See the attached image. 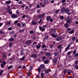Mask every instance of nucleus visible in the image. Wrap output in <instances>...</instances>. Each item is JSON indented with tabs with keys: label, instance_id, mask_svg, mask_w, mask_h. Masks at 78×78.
Returning a JSON list of instances; mask_svg holds the SVG:
<instances>
[{
	"label": "nucleus",
	"instance_id": "28",
	"mask_svg": "<svg viewBox=\"0 0 78 78\" xmlns=\"http://www.w3.org/2000/svg\"><path fill=\"white\" fill-rule=\"evenodd\" d=\"M14 40V38H10V39H9V41H12Z\"/></svg>",
	"mask_w": 78,
	"mask_h": 78
},
{
	"label": "nucleus",
	"instance_id": "18",
	"mask_svg": "<svg viewBox=\"0 0 78 78\" xmlns=\"http://www.w3.org/2000/svg\"><path fill=\"white\" fill-rule=\"evenodd\" d=\"M24 54V53L23 52V50H21V53H20V54L21 55H23Z\"/></svg>",
	"mask_w": 78,
	"mask_h": 78
},
{
	"label": "nucleus",
	"instance_id": "48",
	"mask_svg": "<svg viewBox=\"0 0 78 78\" xmlns=\"http://www.w3.org/2000/svg\"><path fill=\"white\" fill-rule=\"evenodd\" d=\"M22 3V2L21 1H20L18 2V4H21Z\"/></svg>",
	"mask_w": 78,
	"mask_h": 78
},
{
	"label": "nucleus",
	"instance_id": "55",
	"mask_svg": "<svg viewBox=\"0 0 78 78\" xmlns=\"http://www.w3.org/2000/svg\"><path fill=\"white\" fill-rule=\"evenodd\" d=\"M71 30V29H70V28H68L67 29V31H70Z\"/></svg>",
	"mask_w": 78,
	"mask_h": 78
},
{
	"label": "nucleus",
	"instance_id": "38",
	"mask_svg": "<svg viewBox=\"0 0 78 78\" xmlns=\"http://www.w3.org/2000/svg\"><path fill=\"white\" fill-rule=\"evenodd\" d=\"M75 39H76V37H73L72 38V40L73 41H74Z\"/></svg>",
	"mask_w": 78,
	"mask_h": 78
},
{
	"label": "nucleus",
	"instance_id": "41",
	"mask_svg": "<svg viewBox=\"0 0 78 78\" xmlns=\"http://www.w3.org/2000/svg\"><path fill=\"white\" fill-rule=\"evenodd\" d=\"M73 53L74 54H75L76 53V50H74V51H73Z\"/></svg>",
	"mask_w": 78,
	"mask_h": 78
},
{
	"label": "nucleus",
	"instance_id": "44",
	"mask_svg": "<svg viewBox=\"0 0 78 78\" xmlns=\"http://www.w3.org/2000/svg\"><path fill=\"white\" fill-rule=\"evenodd\" d=\"M48 36L47 35H46V36H45V39L46 40L48 39Z\"/></svg>",
	"mask_w": 78,
	"mask_h": 78
},
{
	"label": "nucleus",
	"instance_id": "57",
	"mask_svg": "<svg viewBox=\"0 0 78 78\" xmlns=\"http://www.w3.org/2000/svg\"><path fill=\"white\" fill-rule=\"evenodd\" d=\"M54 2H55V1H54V0H52L51 1V3H53Z\"/></svg>",
	"mask_w": 78,
	"mask_h": 78
},
{
	"label": "nucleus",
	"instance_id": "14",
	"mask_svg": "<svg viewBox=\"0 0 78 78\" xmlns=\"http://www.w3.org/2000/svg\"><path fill=\"white\" fill-rule=\"evenodd\" d=\"M65 11L66 13H68L69 12V9H66Z\"/></svg>",
	"mask_w": 78,
	"mask_h": 78
},
{
	"label": "nucleus",
	"instance_id": "22",
	"mask_svg": "<svg viewBox=\"0 0 78 78\" xmlns=\"http://www.w3.org/2000/svg\"><path fill=\"white\" fill-rule=\"evenodd\" d=\"M41 47V45H38L37 46L36 48L38 49H39Z\"/></svg>",
	"mask_w": 78,
	"mask_h": 78
},
{
	"label": "nucleus",
	"instance_id": "33",
	"mask_svg": "<svg viewBox=\"0 0 78 78\" xmlns=\"http://www.w3.org/2000/svg\"><path fill=\"white\" fill-rule=\"evenodd\" d=\"M60 9H58V10H56L55 11V13H57L58 12V11H59Z\"/></svg>",
	"mask_w": 78,
	"mask_h": 78
},
{
	"label": "nucleus",
	"instance_id": "52",
	"mask_svg": "<svg viewBox=\"0 0 78 78\" xmlns=\"http://www.w3.org/2000/svg\"><path fill=\"white\" fill-rule=\"evenodd\" d=\"M6 64V62H3V63L2 64H3V65H5V64Z\"/></svg>",
	"mask_w": 78,
	"mask_h": 78
},
{
	"label": "nucleus",
	"instance_id": "30",
	"mask_svg": "<svg viewBox=\"0 0 78 78\" xmlns=\"http://www.w3.org/2000/svg\"><path fill=\"white\" fill-rule=\"evenodd\" d=\"M12 27H10L8 29V30H12Z\"/></svg>",
	"mask_w": 78,
	"mask_h": 78
},
{
	"label": "nucleus",
	"instance_id": "47",
	"mask_svg": "<svg viewBox=\"0 0 78 78\" xmlns=\"http://www.w3.org/2000/svg\"><path fill=\"white\" fill-rule=\"evenodd\" d=\"M34 33V32L33 31H31L30 32V34H33Z\"/></svg>",
	"mask_w": 78,
	"mask_h": 78
},
{
	"label": "nucleus",
	"instance_id": "42",
	"mask_svg": "<svg viewBox=\"0 0 78 78\" xmlns=\"http://www.w3.org/2000/svg\"><path fill=\"white\" fill-rule=\"evenodd\" d=\"M75 57H78V53H76L75 54Z\"/></svg>",
	"mask_w": 78,
	"mask_h": 78
},
{
	"label": "nucleus",
	"instance_id": "56",
	"mask_svg": "<svg viewBox=\"0 0 78 78\" xmlns=\"http://www.w3.org/2000/svg\"><path fill=\"white\" fill-rule=\"evenodd\" d=\"M22 67V66L21 65H19L18 67V68L19 69H20V68H21V67Z\"/></svg>",
	"mask_w": 78,
	"mask_h": 78
},
{
	"label": "nucleus",
	"instance_id": "32",
	"mask_svg": "<svg viewBox=\"0 0 78 78\" xmlns=\"http://www.w3.org/2000/svg\"><path fill=\"white\" fill-rule=\"evenodd\" d=\"M47 0H44V4H46L47 3Z\"/></svg>",
	"mask_w": 78,
	"mask_h": 78
},
{
	"label": "nucleus",
	"instance_id": "1",
	"mask_svg": "<svg viewBox=\"0 0 78 78\" xmlns=\"http://www.w3.org/2000/svg\"><path fill=\"white\" fill-rule=\"evenodd\" d=\"M71 22V20L69 17L66 18V22L68 23H70Z\"/></svg>",
	"mask_w": 78,
	"mask_h": 78
},
{
	"label": "nucleus",
	"instance_id": "9",
	"mask_svg": "<svg viewBox=\"0 0 78 78\" xmlns=\"http://www.w3.org/2000/svg\"><path fill=\"white\" fill-rule=\"evenodd\" d=\"M69 46H68L66 47V48L65 49V52H66L69 49Z\"/></svg>",
	"mask_w": 78,
	"mask_h": 78
},
{
	"label": "nucleus",
	"instance_id": "17",
	"mask_svg": "<svg viewBox=\"0 0 78 78\" xmlns=\"http://www.w3.org/2000/svg\"><path fill=\"white\" fill-rule=\"evenodd\" d=\"M68 71V70L66 69H65L64 70V74L66 73Z\"/></svg>",
	"mask_w": 78,
	"mask_h": 78
},
{
	"label": "nucleus",
	"instance_id": "49",
	"mask_svg": "<svg viewBox=\"0 0 78 78\" xmlns=\"http://www.w3.org/2000/svg\"><path fill=\"white\" fill-rule=\"evenodd\" d=\"M3 33H4V32H3V31H0V34H3Z\"/></svg>",
	"mask_w": 78,
	"mask_h": 78
},
{
	"label": "nucleus",
	"instance_id": "34",
	"mask_svg": "<svg viewBox=\"0 0 78 78\" xmlns=\"http://www.w3.org/2000/svg\"><path fill=\"white\" fill-rule=\"evenodd\" d=\"M45 58L46 57L45 56H44L43 57H42V59L43 60H45Z\"/></svg>",
	"mask_w": 78,
	"mask_h": 78
},
{
	"label": "nucleus",
	"instance_id": "10",
	"mask_svg": "<svg viewBox=\"0 0 78 78\" xmlns=\"http://www.w3.org/2000/svg\"><path fill=\"white\" fill-rule=\"evenodd\" d=\"M12 2L11 1H7L5 2L6 4H9Z\"/></svg>",
	"mask_w": 78,
	"mask_h": 78
},
{
	"label": "nucleus",
	"instance_id": "15",
	"mask_svg": "<svg viewBox=\"0 0 78 78\" xmlns=\"http://www.w3.org/2000/svg\"><path fill=\"white\" fill-rule=\"evenodd\" d=\"M46 18H47V20H49L51 18V17L49 16H47Z\"/></svg>",
	"mask_w": 78,
	"mask_h": 78
},
{
	"label": "nucleus",
	"instance_id": "50",
	"mask_svg": "<svg viewBox=\"0 0 78 78\" xmlns=\"http://www.w3.org/2000/svg\"><path fill=\"white\" fill-rule=\"evenodd\" d=\"M41 76L43 77L44 76V74L43 73H41Z\"/></svg>",
	"mask_w": 78,
	"mask_h": 78
},
{
	"label": "nucleus",
	"instance_id": "27",
	"mask_svg": "<svg viewBox=\"0 0 78 78\" xmlns=\"http://www.w3.org/2000/svg\"><path fill=\"white\" fill-rule=\"evenodd\" d=\"M12 68V66L10 65V66L9 67H8V69H9Z\"/></svg>",
	"mask_w": 78,
	"mask_h": 78
},
{
	"label": "nucleus",
	"instance_id": "4",
	"mask_svg": "<svg viewBox=\"0 0 78 78\" xmlns=\"http://www.w3.org/2000/svg\"><path fill=\"white\" fill-rule=\"evenodd\" d=\"M37 57V55L35 54H34L31 55V57L32 58H36Z\"/></svg>",
	"mask_w": 78,
	"mask_h": 78
},
{
	"label": "nucleus",
	"instance_id": "6",
	"mask_svg": "<svg viewBox=\"0 0 78 78\" xmlns=\"http://www.w3.org/2000/svg\"><path fill=\"white\" fill-rule=\"evenodd\" d=\"M45 55H47V56H49L50 55H51L52 54L51 53H49V52H46L45 54Z\"/></svg>",
	"mask_w": 78,
	"mask_h": 78
},
{
	"label": "nucleus",
	"instance_id": "25",
	"mask_svg": "<svg viewBox=\"0 0 78 78\" xmlns=\"http://www.w3.org/2000/svg\"><path fill=\"white\" fill-rule=\"evenodd\" d=\"M58 55V52H55L54 53V55L55 56H57Z\"/></svg>",
	"mask_w": 78,
	"mask_h": 78
},
{
	"label": "nucleus",
	"instance_id": "45",
	"mask_svg": "<svg viewBox=\"0 0 78 78\" xmlns=\"http://www.w3.org/2000/svg\"><path fill=\"white\" fill-rule=\"evenodd\" d=\"M60 18L62 20L64 18V17L62 16H61L60 17Z\"/></svg>",
	"mask_w": 78,
	"mask_h": 78
},
{
	"label": "nucleus",
	"instance_id": "36",
	"mask_svg": "<svg viewBox=\"0 0 78 78\" xmlns=\"http://www.w3.org/2000/svg\"><path fill=\"white\" fill-rule=\"evenodd\" d=\"M62 47V45H59L58 46V49H60V48H61V47Z\"/></svg>",
	"mask_w": 78,
	"mask_h": 78
},
{
	"label": "nucleus",
	"instance_id": "51",
	"mask_svg": "<svg viewBox=\"0 0 78 78\" xmlns=\"http://www.w3.org/2000/svg\"><path fill=\"white\" fill-rule=\"evenodd\" d=\"M38 71L40 72L41 71V69L40 68H38Z\"/></svg>",
	"mask_w": 78,
	"mask_h": 78
},
{
	"label": "nucleus",
	"instance_id": "11",
	"mask_svg": "<svg viewBox=\"0 0 78 78\" xmlns=\"http://www.w3.org/2000/svg\"><path fill=\"white\" fill-rule=\"evenodd\" d=\"M10 7H11L10 6H7V8H6L5 9L7 11L9 10H10Z\"/></svg>",
	"mask_w": 78,
	"mask_h": 78
},
{
	"label": "nucleus",
	"instance_id": "8",
	"mask_svg": "<svg viewBox=\"0 0 78 78\" xmlns=\"http://www.w3.org/2000/svg\"><path fill=\"white\" fill-rule=\"evenodd\" d=\"M74 30H72L71 31H69V34H73L74 32Z\"/></svg>",
	"mask_w": 78,
	"mask_h": 78
},
{
	"label": "nucleus",
	"instance_id": "39",
	"mask_svg": "<svg viewBox=\"0 0 78 78\" xmlns=\"http://www.w3.org/2000/svg\"><path fill=\"white\" fill-rule=\"evenodd\" d=\"M10 24H11L10 22L8 21V22H7V25H10Z\"/></svg>",
	"mask_w": 78,
	"mask_h": 78
},
{
	"label": "nucleus",
	"instance_id": "16",
	"mask_svg": "<svg viewBox=\"0 0 78 78\" xmlns=\"http://www.w3.org/2000/svg\"><path fill=\"white\" fill-rule=\"evenodd\" d=\"M51 36L53 37H54V38H56L57 37V35H55L53 34H51Z\"/></svg>",
	"mask_w": 78,
	"mask_h": 78
},
{
	"label": "nucleus",
	"instance_id": "26",
	"mask_svg": "<svg viewBox=\"0 0 78 78\" xmlns=\"http://www.w3.org/2000/svg\"><path fill=\"white\" fill-rule=\"evenodd\" d=\"M44 67V64L42 65L41 66V68L43 69Z\"/></svg>",
	"mask_w": 78,
	"mask_h": 78
},
{
	"label": "nucleus",
	"instance_id": "62",
	"mask_svg": "<svg viewBox=\"0 0 78 78\" xmlns=\"http://www.w3.org/2000/svg\"><path fill=\"white\" fill-rule=\"evenodd\" d=\"M42 46V48H44V47H46V46L44 44H43Z\"/></svg>",
	"mask_w": 78,
	"mask_h": 78
},
{
	"label": "nucleus",
	"instance_id": "37",
	"mask_svg": "<svg viewBox=\"0 0 78 78\" xmlns=\"http://www.w3.org/2000/svg\"><path fill=\"white\" fill-rule=\"evenodd\" d=\"M75 68L76 69H78V65H75Z\"/></svg>",
	"mask_w": 78,
	"mask_h": 78
},
{
	"label": "nucleus",
	"instance_id": "12",
	"mask_svg": "<svg viewBox=\"0 0 78 78\" xmlns=\"http://www.w3.org/2000/svg\"><path fill=\"white\" fill-rule=\"evenodd\" d=\"M69 26V24L67 23H65L64 24V26L66 28H68Z\"/></svg>",
	"mask_w": 78,
	"mask_h": 78
},
{
	"label": "nucleus",
	"instance_id": "61",
	"mask_svg": "<svg viewBox=\"0 0 78 78\" xmlns=\"http://www.w3.org/2000/svg\"><path fill=\"white\" fill-rule=\"evenodd\" d=\"M14 33V31H12L11 32H10L11 34H13Z\"/></svg>",
	"mask_w": 78,
	"mask_h": 78
},
{
	"label": "nucleus",
	"instance_id": "2",
	"mask_svg": "<svg viewBox=\"0 0 78 78\" xmlns=\"http://www.w3.org/2000/svg\"><path fill=\"white\" fill-rule=\"evenodd\" d=\"M62 39V37H58L56 38V41H60Z\"/></svg>",
	"mask_w": 78,
	"mask_h": 78
},
{
	"label": "nucleus",
	"instance_id": "21",
	"mask_svg": "<svg viewBox=\"0 0 78 78\" xmlns=\"http://www.w3.org/2000/svg\"><path fill=\"white\" fill-rule=\"evenodd\" d=\"M53 61L55 63H56L57 62V59L56 58H55L53 59Z\"/></svg>",
	"mask_w": 78,
	"mask_h": 78
},
{
	"label": "nucleus",
	"instance_id": "13",
	"mask_svg": "<svg viewBox=\"0 0 78 78\" xmlns=\"http://www.w3.org/2000/svg\"><path fill=\"white\" fill-rule=\"evenodd\" d=\"M31 23L33 24V25H37V23L36 22H35L34 21H33Z\"/></svg>",
	"mask_w": 78,
	"mask_h": 78
},
{
	"label": "nucleus",
	"instance_id": "40",
	"mask_svg": "<svg viewBox=\"0 0 78 78\" xmlns=\"http://www.w3.org/2000/svg\"><path fill=\"white\" fill-rule=\"evenodd\" d=\"M50 48H52L53 47H54V45H51L50 46Z\"/></svg>",
	"mask_w": 78,
	"mask_h": 78
},
{
	"label": "nucleus",
	"instance_id": "31",
	"mask_svg": "<svg viewBox=\"0 0 78 78\" xmlns=\"http://www.w3.org/2000/svg\"><path fill=\"white\" fill-rule=\"evenodd\" d=\"M23 29H20L19 30V32L21 33V32H23Z\"/></svg>",
	"mask_w": 78,
	"mask_h": 78
},
{
	"label": "nucleus",
	"instance_id": "7",
	"mask_svg": "<svg viewBox=\"0 0 78 78\" xmlns=\"http://www.w3.org/2000/svg\"><path fill=\"white\" fill-rule=\"evenodd\" d=\"M65 9H66V8H65V7H63L62 9H61V13H63L64 12V11H65Z\"/></svg>",
	"mask_w": 78,
	"mask_h": 78
},
{
	"label": "nucleus",
	"instance_id": "54",
	"mask_svg": "<svg viewBox=\"0 0 78 78\" xmlns=\"http://www.w3.org/2000/svg\"><path fill=\"white\" fill-rule=\"evenodd\" d=\"M4 65H3V64H1V67L2 68H3L4 67Z\"/></svg>",
	"mask_w": 78,
	"mask_h": 78
},
{
	"label": "nucleus",
	"instance_id": "58",
	"mask_svg": "<svg viewBox=\"0 0 78 78\" xmlns=\"http://www.w3.org/2000/svg\"><path fill=\"white\" fill-rule=\"evenodd\" d=\"M39 29L41 31L42 30V28L41 27H39Z\"/></svg>",
	"mask_w": 78,
	"mask_h": 78
},
{
	"label": "nucleus",
	"instance_id": "19",
	"mask_svg": "<svg viewBox=\"0 0 78 78\" xmlns=\"http://www.w3.org/2000/svg\"><path fill=\"white\" fill-rule=\"evenodd\" d=\"M25 58V56H23V57H22V58H20V59L21 60H23Z\"/></svg>",
	"mask_w": 78,
	"mask_h": 78
},
{
	"label": "nucleus",
	"instance_id": "43",
	"mask_svg": "<svg viewBox=\"0 0 78 78\" xmlns=\"http://www.w3.org/2000/svg\"><path fill=\"white\" fill-rule=\"evenodd\" d=\"M42 21V19H40V20L38 22V23H41Z\"/></svg>",
	"mask_w": 78,
	"mask_h": 78
},
{
	"label": "nucleus",
	"instance_id": "20",
	"mask_svg": "<svg viewBox=\"0 0 78 78\" xmlns=\"http://www.w3.org/2000/svg\"><path fill=\"white\" fill-rule=\"evenodd\" d=\"M31 75V73L30 72H29L28 74L27 75V77H30V76Z\"/></svg>",
	"mask_w": 78,
	"mask_h": 78
},
{
	"label": "nucleus",
	"instance_id": "64",
	"mask_svg": "<svg viewBox=\"0 0 78 78\" xmlns=\"http://www.w3.org/2000/svg\"><path fill=\"white\" fill-rule=\"evenodd\" d=\"M45 30V29L44 28H43L42 29V30L41 31H44Z\"/></svg>",
	"mask_w": 78,
	"mask_h": 78
},
{
	"label": "nucleus",
	"instance_id": "59",
	"mask_svg": "<svg viewBox=\"0 0 78 78\" xmlns=\"http://www.w3.org/2000/svg\"><path fill=\"white\" fill-rule=\"evenodd\" d=\"M17 22H18V20H16L14 22V23L15 24H16L17 23Z\"/></svg>",
	"mask_w": 78,
	"mask_h": 78
},
{
	"label": "nucleus",
	"instance_id": "53",
	"mask_svg": "<svg viewBox=\"0 0 78 78\" xmlns=\"http://www.w3.org/2000/svg\"><path fill=\"white\" fill-rule=\"evenodd\" d=\"M3 72V70L1 71L0 73V75H2V74Z\"/></svg>",
	"mask_w": 78,
	"mask_h": 78
},
{
	"label": "nucleus",
	"instance_id": "60",
	"mask_svg": "<svg viewBox=\"0 0 78 78\" xmlns=\"http://www.w3.org/2000/svg\"><path fill=\"white\" fill-rule=\"evenodd\" d=\"M12 43H10L9 44V47H11L12 46Z\"/></svg>",
	"mask_w": 78,
	"mask_h": 78
},
{
	"label": "nucleus",
	"instance_id": "29",
	"mask_svg": "<svg viewBox=\"0 0 78 78\" xmlns=\"http://www.w3.org/2000/svg\"><path fill=\"white\" fill-rule=\"evenodd\" d=\"M45 15V13H43L42 15H41V18H42L43 17H44V16Z\"/></svg>",
	"mask_w": 78,
	"mask_h": 78
},
{
	"label": "nucleus",
	"instance_id": "3",
	"mask_svg": "<svg viewBox=\"0 0 78 78\" xmlns=\"http://www.w3.org/2000/svg\"><path fill=\"white\" fill-rule=\"evenodd\" d=\"M11 17L13 19L16 18L17 17V15H16L13 14L11 15Z\"/></svg>",
	"mask_w": 78,
	"mask_h": 78
},
{
	"label": "nucleus",
	"instance_id": "35",
	"mask_svg": "<svg viewBox=\"0 0 78 78\" xmlns=\"http://www.w3.org/2000/svg\"><path fill=\"white\" fill-rule=\"evenodd\" d=\"M9 13L10 14H12V11H9Z\"/></svg>",
	"mask_w": 78,
	"mask_h": 78
},
{
	"label": "nucleus",
	"instance_id": "24",
	"mask_svg": "<svg viewBox=\"0 0 78 78\" xmlns=\"http://www.w3.org/2000/svg\"><path fill=\"white\" fill-rule=\"evenodd\" d=\"M44 64H47L48 63V61L46 60L44 62Z\"/></svg>",
	"mask_w": 78,
	"mask_h": 78
},
{
	"label": "nucleus",
	"instance_id": "46",
	"mask_svg": "<svg viewBox=\"0 0 78 78\" xmlns=\"http://www.w3.org/2000/svg\"><path fill=\"white\" fill-rule=\"evenodd\" d=\"M45 72L46 73H48V70H45Z\"/></svg>",
	"mask_w": 78,
	"mask_h": 78
},
{
	"label": "nucleus",
	"instance_id": "5",
	"mask_svg": "<svg viewBox=\"0 0 78 78\" xmlns=\"http://www.w3.org/2000/svg\"><path fill=\"white\" fill-rule=\"evenodd\" d=\"M73 73V72L71 70H69L68 71V72L67 73V74L69 75H70L71 74V73Z\"/></svg>",
	"mask_w": 78,
	"mask_h": 78
},
{
	"label": "nucleus",
	"instance_id": "63",
	"mask_svg": "<svg viewBox=\"0 0 78 78\" xmlns=\"http://www.w3.org/2000/svg\"><path fill=\"white\" fill-rule=\"evenodd\" d=\"M3 56L4 58H6V55L5 54H4L3 55Z\"/></svg>",
	"mask_w": 78,
	"mask_h": 78
},
{
	"label": "nucleus",
	"instance_id": "23",
	"mask_svg": "<svg viewBox=\"0 0 78 78\" xmlns=\"http://www.w3.org/2000/svg\"><path fill=\"white\" fill-rule=\"evenodd\" d=\"M30 42H31V41H28L27 42H26V44H30Z\"/></svg>",
	"mask_w": 78,
	"mask_h": 78
}]
</instances>
